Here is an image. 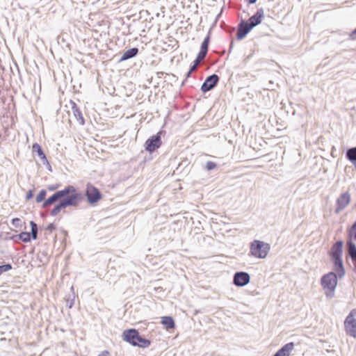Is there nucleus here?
Here are the masks:
<instances>
[{"instance_id":"33","label":"nucleus","mask_w":356,"mask_h":356,"mask_svg":"<svg viewBox=\"0 0 356 356\" xmlns=\"http://www.w3.org/2000/svg\"><path fill=\"white\" fill-rule=\"evenodd\" d=\"M346 156H356V147H353L350 149L347 152Z\"/></svg>"},{"instance_id":"14","label":"nucleus","mask_w":356,"mask_h":356,"mask_svg":"<svg viewBox=\"0 0 356 356\" xmlns=\"http://www.w3.org/2000/svg\"><path fill=\"white\" fill-rule=\"evenodd\" d=\"M294 343L289 342L279 349L273 356H289L291 352L294 348Z\"/></svg>"},{"instance_id":"21","label":"nucleus","mask_w":356,"mask_h":356,"mask_svg":"<svg viewBox=\"0 0 356 356\" xmlns=\"http://www.w3.org/2000/svg\"><path fill=\"white\" fill-rule=\"evenodd\" d=\"M209 40H210V38L209 35L204 38V41L202 42V43L201 44L200 53H203V54L207 55V51H208V48H209Z\"/></svg>"},{"instance_id":"6","label":"nucleus","mask_w":356,"mask_h":356,"mask_svg":"<svg viewBox=\"0 0 356 356\" xmlns=\"http://www.w3.org/2000/svg\"><path fill=\"white\" fill-rule=\"evenodd\" d=\"M76 189L74 186L72 185H69L66 186L63 190L56 191L53 195H51L49 197L45 200L42 203V207L44 209H47L51 205L56 203L57 200L59 199H63L64 197H66L69 194L76 192Z\"/></svg>"},{"instance_id":"15","label":"nucleus","mask_w":356,"mask_h":356,"mask_svg":"<svg viewBox=\"0 0 356 356\" xmlns=\"http://www.w3.org/2000/svg\"><path fill=\"white\" fill-rule=\"evenodd\" d=\"M334 264V270L337 277L341 278L345 275V269L343 267L342 259H332Z\"/></svg>"},{"instance_id":"36","label":"nucleus","mask_w":356,"mask_h":356,"mask_svg":"<svg viewBox=\"0 0 356 356\" xmlns=\"http://www.w3.org/2000/svg\"><path fill=\"white\" fill-rule=\"evenodd\" d=\"M98 356H110V353L108 350L102 352Z\"/></svg>"},{"instance_id":"11","label":"nucleus","mask_w":356,"mask_h":356,"mask_svg":"<svg viewBox=\"0 0 356 356\" xmlns=\"http://www.w3.org/2000/svg\"><path fill=\"white\" fill-rule=\"evenodd\" d=\"M350 202V195L348 192L341 194L336 202L337 207L335 209V213L337 214L339 213L349 204Z\"/></svg>"},{"instance_id":"28","label":"nucleus","mask_w":356,"mask_h":356,"mask_svg":"<svg viewBox=\"0 0 356 356\" xmlns=\"http://www.w3.org/2000/svg\"><path fill=\"white\" fill-rule=\"evenodd\" d=\"M216 163H214L213 161H208L206 163V169L208 171L213 170L214 168H216Z\"/></svg>"},{"instance_id":"8","label":"nucleus","mask_w":356,"mask_h":356,"mask_svg":"<svg viewBox=\"0 0 356 356\" xmlns=\"http://www.w3.org/2000/svg\"><path fill=\"white\" fill-rule=\"evenodd\" d=\"M86 195L88 203L93 205L102 199V193L98 188L92 184H87Z\"/></svg>"},{"instance_id":"19","label":"nucleus","mask_w":356,"mask_h":356,"mask_svg":"<svg viewBox=\"0 0 356 356\" xmlns=\"http://www.w3.org/2000/svg\"><path fill=\"white\" fill-rule=\"evenodd\" d=\"M353 240H354V238L348 236L346 245L349 252L348 254L350 257L353 256L356 253V245L353 242Z\"/></svg>"},{"instance_id":"35","label":"nucleus","mask_w":356,"mask_h":356,"mask_svg":"<svg viewBox=\"0 0 356 356\" xmlns=\"http://www.w3.org/2000/svg\"><path fill=\"white\" fill-rule=\"evenodd\" d=\"M198 65H196V63H194V64L193 65V66L191 67L189 72H188L187 74V77H189L190 76V74L193 72L195 71Z\"/></svg>"},{"instance_id":"32","label":"nucleus","mask_w":356,"mask_h":356,"mask_svg":"<svg viewBox=\"0 0 356 356\" xmlns=\"http://www.w3.org/2000/svg\"><path fill=\"white\" fill-rule=\"evenodd\" d=\"M56 228V227L54 223H50L47 226L46 230L51 233L52 231L55 230Z\"/></svg>"},{"instance_id":"26","label":"nucleus","mask_w":356,"mask_h":356,"mask_svg":"<svg viewBox=\"0 0 356 356\" xmlns=\"http://www.w3.org/2000/svg\"><path fill=\"white\" fill-rule=\"evenodd\" d=\"M13 268V266L10 264H6L0 266V275L5 272H7Z\"/></svg>"},{"instance_id":"2","label":"nucleus","mask_w":356,"mask_h":356,"mask_svg":"<svg viewBox=\"0 0 356 356\" xmlns=\"http://www.w3.org/2000/svg\"><path fill=\"white\" fill-rule=\"evenodd\" d=\"M264 17V9L259 8L248 21H243L238 26L236 33L237 38H243L254 27L261 24Z\"/></svg>"},{"instance_id":"37","label":"nucleus","mask_w":356,"mask_h":356,"mask_svg":"<svg viewBox=\"0 0 356 356\" xmlns=\"http://www.w3.org/2000/svg\"><path fill=\"white\" fill-rule=\"evenodd\" d=\"M350 37L353 40H356V29L352 32Z\"/></svg>"},{"instance_id":"17","label":"nucleus","mask_w":356,"mask_h":356,"mask_svg":"<svg viewBox=\"0 0 356 356\" xmlns=\"http://www.w3.org/2000/svg\"><path fill=\"white\" fill-rule=\"evenodd\" d=\"M161 323L163 325V326L168 330H172L175 328V323L173 318L170 316H165L161 318Z\"/></svg>"},{"instance_id":"22","label":"nucleus","mask_w":356,"mask_h":356,"mask_svg":"<svg viewBox=\"0 0 356 356\" xmlns=\"http://www.w3.org/2000/svg\"><path fill=\"white\" fill-rule=\"evenodd\" d=\"M348 236H350L356 241V220L348 229Z\"/></svg>"},{"instance_id":"4","label":"nucleus","mask_w":356,"mask_h":356,"mask_svg":"<svg viewBox=\"0 0 356 356\" xmlns=\"http://www.w3.org/2000/svg\"><path fill=\"white\" fill-rule=\"evenodd\" d=\"M338 277L335 273L330 272L324 275L321 280V285L325 290V294L327 298H332L334 296Z\"/></svg>"},{"instance_id":"24","label":"nucleus","mask_w":356,"mask_h":356,"mask_svg":"<svg viewBox=\"0 0 356 356\" xmlns=\"http://www.w3.org/2000/svg\"><path fill=\"white\" fill-rule=\"evenodd\" d=\"M19 238L22 240L23 242L28 243L31 241V234L27 232H22L19 235Z\"/></svg>"},{"instance_id":"13","label":"nucleus","mask_w":356,"mask_h":356,"mask_svg":"<svg viewBox=\"0 0 356 356\" xmlns=\"http://www.w3.org/2000/svg\"><path fill=\"white\" fill-rule=\"evenodd\" d=\"M343 245V242L342 241H338L333 245L330 254L332 259H341Z\"/></svg>"},{"instance_id":"5","label":"nucleus","mask_w":356,"mask_h":356,"mask_svg":"<svg viewBox=\"0 0 356 356\" xmlns=\"http://www.w3.org/2000/svg\"><path fill=\"white\" fill-rule=\"evenodd\" d=\"M270 246L268 243L259 240H254L250 243V254L254 257L264 259L268 255Z\"/></svg>"},{"instance_id":"29","label":"nucleus","mask_w":356,"mask_h":356,"mask_svg":"<svg viewBox=\"0 0 356 356\" xmlns=\"http://www.w3.org/2000/svg\"><path fill=\"white\" fill-rule=\"evenodd\" d=\"M206 56L205 54H203V53H200L198 54L195 60L194 61L195 63H196V65H199L200 63L204 58V57Z\"/></svg>"},{"instance_id":"12","label":"nucleus","mask_w":356,"mask_h":356,"mask_svg":"<svg viewBox=\"0 0 356 356\" xmlns=\"http://www.w3.org/2000/svg\"><path fill=\"white\" fill-rule=\"evenodd\" d=\"M218 81L219 78L216 74L209 76L202 85V91L206 92L211 90L216 86Z\"/></svg>"},{"instance_id":"23","label":"nucleus","mask_w":356,"mask_h":356,"mask_svg":"<svg viewBox=\"0 0 356 356\" xmlns=\"http://www.w3.org/2000/svg\"><path fill=\"white\" fill-rule=\"evenodd\" d=\"M32 153L33 155L37 154L38 156H44V154L40 147L38 143H35L32 146Z\"/></svg>"},{"instance_id":"31","label":"nucleus","mask_w":356,"mask_h":356,"mask_svg":"<svg viewBox=\"0 0 356 356\" xmlns=\"http://www.w3.org/2000/svg\"><path fill=\"white\" fill-rule=\"evenodd\" d=\"M60 184H52V185H49L47 186V189L49 191H54L56 190H57L58 188L60 187Z\"/></svg>"},{"instance_id":"34","label":"nucleus","mask_w":356,"mask_h":356,"mask_svg":"<svg viewBox=\"0 0 356 356\" xmlns=\"http://www.w3.org/2000/svg\"><path fill=\"white\" fill-rule=\"evenodd\" d=\"M34 195V193H33V190H29L27 193H26V199L28 200H30L31 198H33Z\"/></svg>"},{"instance_id":"27","label":"nucleus","mask_w":356,"mask_h":356,"mask_svg":"<svg viewBox=\"0 0 356 356\" xmlns=\"http://www.w3.org/2000/svg\"><path fill=\"white\" fill-rule=\"evenodd\" d=\"M40 162L41 164L45 165L49 171H51V166L49 161L47 160V157H40Z\"/></svg>"},{"instance_id":"9","label":"nucleus","mask_w":356,"mask_h":356,"mask_svg":"<svg viewBox=\"0 0 356 356\" xmlns=\"http://www.w3.org/2000/svg\"><path fill=\"white\" fill-rule=\"evenodd\" d=\"M163 131H159L156 135L152 136L147 139L145 142V149L149 153L153 152L156 149L159 148L162 144L161 139Z\"/></svg>"},{"instance_id":"3","label":"nucleus","mask_w":356,"mask_h":356,"mask_svg":"<svg viewBox=\"0 0 356 356\" xmlns=\"http://www.w3.org/2000/svg\"><path fill=\"white\" fill-rule=\"evenodd\" d=\"M122 339L133 346L145 348L151 345V341L140 334L138 330L134 328L125 330L122 332Z\"/></svg>"},{"instance_id":"10","label":"nucleus","mask_w":356,"mask_h":356,"mask_svg":"<svg viewBox=\"0 0 356 356\" xmlns=\"http://www.w3.org/2000/svg\"><path fill=\"white\" fill-rule=\"evenodd\" d=\"M250 275L246 272H236L234 275L233 283L237 286H244L250 282Z\"/></svg>"},{"instance_id":"25","label":"nucleus","mask_w":356,"mask_h":356,"mask_svg":"<svg viewBox=\"0 0 356 356\" xmlns=\"http://www.w3.org/2000/svg\"><path fill=\"white\" fill-rule=\"evenodd\" d=\"M46 195H47V191L44 189H42L36 196V198H35L36 202L38 203L44 202L45 200Z\"/></svg>"},{"instance_id":"38","label":"nucleus","mask_w":356,"mask_h":356,"mask_svg":"<svg viewBox=\"0 0 356 356\" xmlns=\"http://www.w3.org/2000/svg\"><path fill=\"white\" fill-rule=\"evenodd\" d=\"M353 262L356 263V253L350 257Z\"/></svg>"},{"instance_id":"30","label":"nucleus","mask_w":356,"mask_h":356,"mask_svg":"<svg viewBox=\"0 0 356 356\" xmlns=\"http://www.w3.org/2000/svg\"><path fill=\"white\" fill-rule=\"evenodd\" d=\"M12 224L15 227H19L22 225V220L19 218H13L12 220Z\"/></svg>"},{"instance_id":"7","label":"nucleus","mask_w":356,"mask_h":356,"mask_svg":"<svg viewBox=\"0 0 356 356\" xmlns=\"http://www.w3.org/2000/svg\"><path fill=\"white\" fill-rule=\"evenodd\" d=\"M356 309H352L344 321L346 334L356 339Z\"/></svg>"},{"instance_id":"16","label":"nucleus","mask_w":356,"mask_h":356,"mask_svg":"<svg viewBox=\"0 0 356 356\" xmlns=\"http://www.w3.org/2000/svg\"><path fill=\"white\" fill-rule=\"evenodd\" d=\"M72 110L73 112V114L74 117L76 118L77 122L79 125H83L85 123L84 118L82 115V113L78 106H76V103L73 102V105L72 107Z\"/></svg>"},{"instance_id":"39","label":"nucleus","mask_w":356,"mask_h":356,"mask_svg":"<svg viewBox=\"0 0 356 356\" xmlns=\"http://www.w3.org/2000/svg\"><path fill=\"white\" fill-rule=\"evenodd\" d=\"M249 3H254L257 1V0H247Z\"/></svg>"},{"instance_id":"40","label":"nucleus","mask_w":356,"mask_h":356,"mask_svg":"<svg viewBox=\"0 0 356 356\" xmlns=\"http://www.w3.org/2000/svg\"><path fill=\"white\" fill-rule=\"evenodd\" d=\"M72 305H73V302H71V305H69V306H68V307H69V308H72Z\"/></svg>"},{"instance_id":"18","label":"nucleus","mask_w":356,"mask_h":356,"mask_svg":"<svg viewBox=\"0 0 356 356\" xmlns=\"http://www.w3.org/2000/svg\"><path fill=\"white\" fill-rule=\"evenodd\" d=\"M138 52L137 48H131L127 50L122 56L121 60H125L135 56Z\"/></svg>"},{"instance_id":"1","label":"nucleus","mask_w":356,"mask_h":356,"mask_svg":"<svg viewBox=\"0 0 356 356\" xmlns=\"http://www.w3.org/2000/svg\"><path fill=\"white\" fill-rule=\"evenodd\" d=\"M83 199V194L81 192L76 191L64 198L61 199L56 204H55L53 209L50 211V215L56 216L63 209L69 207H77L80 202Z\"/></svg>"},{"instance_id":"20","label":"nucleus","mask_w":356,"mask_h":356,"mask_svg":"<svg viewBox=\"0 0 356 356\" xmlns=\"http://www.w3.org/2000/svg\"><path fill=\"white\" fill-rule=\"evenodd\" d=\"M30 226H31V238H32L33 240H36L38 238V225L34 221L30 222Z\"/></svg>"}]
</instances>
